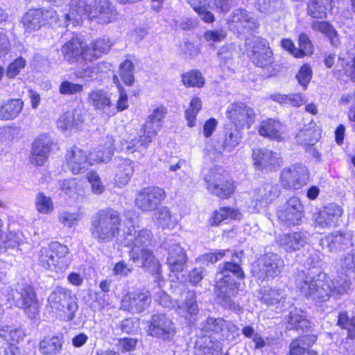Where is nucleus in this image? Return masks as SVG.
I'll return each mask as SVG.
<instances>
[{"instance_id": "nucleus-1", "label": "nucleus", "mask_w": 355, "mask_h": 355, "mask_svg": "<svg viewBox=\"0 0 355 355\" xmlns=\"http://www.w3.org/2000/svg\"><path fill=\"white\" fill-rule=\"evenodd\" d=\"M233 274L237 278L244 277V272L239 263L225 262L218 267V272L216 275V282L214 286V293L218 302L224 308L236 310L237 305L233 301V297L238 291L237 284L230 275Z\"/></svg>"}, {"instance_id": "nucleus-2", "label": "nucleus", "mask_w": 355, "mask_h": 355, "mask_svg": "<svg viewBox=\"0 0 355 355\" xmlns=\"http://www.w3.org/2000/svg\"><path fill=\"white\" fill-rule=\"evenodd\" d=\"M122 218L120 213L111 207L98 210L90 222V234L98 243H108L118 237Z\"/></svg>"}, {"instance_id": "nucleus-3", "label": "nucleus", "mask_w": 355, "mask_h": 355, "mask_svg": "<svg viewBox=\"0 0 355 355\" xmlns=\"http://www.w3.org/2000/svg\"><path fill=\"white\" fill-rule=\"evenodd\" d=\"M7 304L24 310L31 319H35L40 313L37 295L32 286L27 283H17L15 288L6 291Z\"/></svg>"}, {"instance_id": "nucleus-4", "label": "nucleus", "mask_w": 355, "mask_h": 355, "mask_svg": "<svg viewBox=\"0 0 355 355\" xmlns=\"http://www.w3.org/2000/svg\"><path fill=\"white\" fill-rule=\"evenodd\" d=\"M296 284L304 296L317 302L327 301L332 291L329 279L324 273L311 277L300 271L296 279Z\"/></svg>"}, {"instance_id": "nucleus-5", "label": "nucleus", "mask_w": 355, "mask_h": 355, "mask_svg": "<svg viewBox=\"0 0 355 355\" xmlns=\"http://www.w3.org/2000/svg\"><path fill=\"white\" fill-rule=\"evenodd\" d=\"M68 254L69 249L66 245L58 242L51 243L48 247L41 248L39 252V265L46 270L62 273L71 263Z\"/></svg>"}, {"instance_id": "nucleus-6", "label": "nucleus", "mask_w": 355, "mask_h": 355, "mask_svg": "<svg viewBox=\"0 0 355 355\" xmlns=\"http://www.w3.org/2000/svg\"><path fill=\"white\" fill-rule=\"evenodd\" d=\"M48 304L51 311L67 321L72 320L78 306L71 291L57 286L48 297Z\"/></svg>"}, {"instance_id": "nucleus-7", "label": "nucleus", "mask_w": 355, "mask_h": 355, "mask_svg": "<svg viewBox=\"0 0 355 355\" xmlns=\"http://www.w3.org/2000/svg\"><path fill=\"white\" fill-rule=\"evenodd\" d=\"M207 189L220 198H230L234 192L235 186L221 167L210 168L205 176Z\"/></svg>"}, {"instance_id": "nucleus-8", "label": "nucleus", "mask_w": 355, "mask_h": 355, "mask_svg": "<svg viewBox=\"0 0 355 355\" xmlns=\"http://www.w3.org/2000/svg\"><path fill=\"white\" fill-rule=\"evenodd\" d=\"M284 267V260L279 254L268 253L253 264L252 272L254 277L263 280L266 277L275 278L278 276Z\"/></svg>"}, {"instance_id": "nucleus-9", "label": "nucleus", "mask_w": 355, "mask_h": 355, "mask_svg": "<svg viewBox=\"0 0 355 355\" xmlns=\"http://www.w3.org/2000/svg\"><path fill=\"white\" fill-rule=\"evenodd\" d=\"M147 324V334L153 338L171 341L175 335V324L165 314H153Z\"/></svg>"}, {"instance_id": "nucleus-10", "label": "nucleus", "mask_w": 355, "mask_h": 355, "mask_svg": "<svg viewBox=\"0 0 355 355\" xmlns=\"http://www.w3.org/2000/svg\"><path fill=\"white\" fill-rule=\"evenodd\" d=\"M309 178L307 168L301 164H295L282 170L279 182L284 189H299L306 184Z\"/></svg>"}, {"instance_id": "nucleus-11", "label": "nucleus", "mask_w": 355, "mask_h": 355, "mask_svg": "<svg viewBox=\"0 0 355 355\" xmlns=\"http://www.w3.org/2000/svg\"><path fill=\"white\" fill-rule=\"evenodd\" d=\"M84 15L99 24H108L116 19L117 12L110 0H87Z\"/></svg>"}, {"instance_id": "nucleus-12", "label": "nucleus", "mask_w": 355, "mask_h": 355, "mask_svg": "<svg viewBox=\"0 0 355 355\" xmlns=\"http://www.w3.org/2000/svg\"><path fill=\"white\" fill-rule=\"evenodd\" d=\"M253 164L256 170L268 173L277 171L283 164L281 155L266 148L252 150Z\"/></svg>"}, {"instance_id": "nucleus-13", "label": "nucleus", "mask_w": 355, "mask_h": 355, "mask_svg": "<svg viewBox=\"0 0 355 355\" xmlns=\"http://www.w3.org/2000/svg\"><path fill=\"white\" fill-rule=\"evenodd\" d=\"M166 198L164 189L158 187H147L141 189L135 200L137 208L142 211L155 210Z\"/></svg>"}, {"instance_id": "nucleus-14", "label": "nucleus", "mask_w": 355, "mask_h": 355, "mask_svg": "<svg viewBox=\"0 0 355 355\" xmlns=\"http://www.w3.org/2000/svg\"><path fill=\"white\" fill-rule=\"evenodd\" d=\"M227 116L234 126L241 130L251 127L255 121L256 113L250 106L244 103L237 102L228 107Z\"/></svg>"}, {"instance_id": "nucleus-15", "label": "nucleus", "mask_w": 355, "mask_h": 355, "mask_svg": "<svg viewBox=\"0 0 355 355\" xmlns=\"http://www.w3.org/2000/svg\"><path fill=\"white\" fill-rule=\"evenodd\" d=\"M277 216L278 219L287 227L297 225L303 217V205L298 198L290 197L278 208Z\"/></svg>"}, {"instance_id": "nucleus-16", "label": "nucleus", "mask_w": 355, "mask_h": 355, "mask_svg": "<svg viewBox=\"0 0 355 355\" xmlns=\"http://www.w3.org/2000/svg\"><path fill=\"white\" fill-rule=\"evenodd\" d=\"M153 236L151 232L146 229H143L135 232L133 234L126 233L121 243L124 246L130 247L131 251L130 256L132 259H138V255L141 254V250L148 248L153 245Z\"/></svg>"}, {"instance_id": "nucleus-17", "label": "nucleus", "mask_w": 355, "mask_h": 355, "mask_svg": "<svg viewBox=\"0 0 355 355\" xmlns=\"http://www.w3.org/2000/svg\"><path fill=\"white\" fill-rule=\"evenodd\" d=\"M151 303V295L148 291L128 293L121 300V309L132 314L140 313L147 309Z\"/></svg>"}, {"instance_id": "nucleus-18", "label": "nucleus", "mask_w": 355, "mask_h": 355, "mask_svg": "<svg viewBox=\"0 0 355 355\" xmlns=\"http://www.w3.org/2000/svg\"><path fill=\"white\" fill-rule=\"evenodd\" d=\"M268 42L265 39L256 37L253 40L252 49L251 51L250 59L257 67L261 68H271L269 75L273 74L274 69L272 50L268 46Z\"/></svg>"}, {"instance_id": "nucleus-19", "label": "nucleus", "mask_w": 355, "mask_h": 355, "mask_svg": "<svg viewBox=\"0 0 355 355\" xmlns=\"http://www.w3.org/2000/svg\"><path fill=\"white\" fill-rule=\"evenodd\" d=\"M320 244L324 249L334 254L345 251L353 245L352 235L341 232L327 235L321 239Z\"/></svg>"}, {"instance_id": "nucleus-20", "label": "nucleus", "mask_w": 355, "mask_h": 355, "mask_svg": "<svg viewBox=\"0 0 355 355\" xmlns=\"http://www.w3.org/2000/svg\"><path fill=\"white\" fill-rule=\"evenodd\" d=\"M342 214L343 209L339 205L335 203L329 204L315 215V226L321 229L336 227L338 225Z\"/></svg>"}, {"instance_id": "nucleus-21", "label": "nucleus", "mask_w": 355, "mask_h": 355, "mask_svg": "<svg viewBox=\"0 0 355 355\" xmlns=\"http://www.w3.org/2000/svg\"><path fill=\"white\" fill-rule=\"evenodd\" d=\"M52 144L51 138L46 135L36 139L32 144L31 163L37 166H42L48 158Z\"/></svg>"}, {"instance_id": "nucleus-22", "label": "nucleus", "mask_w": 355, "mask_h": 355, "mask_svg": "<svg viewBox=\"0 0 355 355\" xmlns=\"http://www.w3.org/2000/svg\"><path fill=\"white\" fill-rule=\"evenodd\" d=\"M281 190L277 184L265 182L254 190L253 199L260 207L270 204L280 195Z\"/></svg>"}, {"instance_id": "nucleus-23", "label": "nucleus", "mask_w": 355, "mask_h": 355, "mask_svg": "<svg viewBox=\"0 0 355 355\" xmlns=\"http://www.w3.org/2000/svg\"><path fill=\"white\" fill-rule=\"evenodd\" d=\"M66 166L73 174L85 172L91 164L87 161L86 152L73 147L66 156Z\"/></svg>"}, {"instance_id": "nucleus-24", "label": "nucleus", "mask_w": 355, "mask_h": 355, "mask_svg": "<svg viewBox=\"0 0 355 355\" xmlns=\"http://www.w3.org/2000/svg\"><path fill=\"white\" fill-rule=\"evenodd\" d=\"M229 23L234 24L237 28L243 31L254 30L259 26L257 19L250 12L239 8L232 12L229 18Z\"/></svg>"}, {"instance_id": "nucleus-25", "label": "nucleus", "mask_w": 355, "mask_h": 355, "mask_svg": "<svg viewBox=\"0 0 355 355\" xmlns=\"http://www.w3.org/2000/svg\"><path fill=\"white\" fill-rule=\"evenodd\" d=\"M114 180L119 187L126 185L134 173L133 162L128 158L117 157L114 159Z\"/></svg>"}, {"instance_id": "nucleus-26", "label": "nucleus", "mask_w": 355, "mask_h": 355, "mask_svg": "<svg viewBox=\"0 0 355 355\" xmlns=\"http://www.w3.org/2000/svg\"><path fill=\"white\" fill-rule=\"evenodd\" d=\"M167 264L171 272H182L187 262L183 248L178 244H171L168 248Z\"/></svg>"}, {"instance_id": "nucleus-27", "label": "nucleus", "mask_w": 355, "mask_h": 355, "mask_svg": "<svg viewBox=\"0 0 355 355\" xmlns=\"http://www.w3.org/2000/svg\"><path fill=\"white\" fill-rule=\"evenodd\" d=\"M87 45L78 38H73L61 48L64 59L69 62H75L80 58L85 60Z\"/></svg>"}, {"instance_id": "nucleus-28", "label": "nucleus", "mask_w": 355, "mask_h": 355, "mask_svg": "<svg viewBox=\"0 0 355 355\" xmlns=\"http://www.w3.org/2000/svg\"><path fill=\"white\" fill-rule=\"evenodd\" d=\"M277 243L287 252L300 250L306 243V236L301 232L279 235Z\"/></svg>"}, {"instance_id": "nucleus-29", "label": "nucleus", "mask_w": 355, "mask_h": 355, "mask_svg": "<svg viewBox=\"0 0 355 355\" xmlns=\"http://www.w3.org/2000/svg\"><path fill=\"white\" fill-rule=\"evenodd\" d=\"M112 46L109 38L101 37L93 41L90 46L87 45L85 60L92 61L100 58L102 54L106 53Z\"/></svg>"}, {"instance_id": "nucleus-30", "label": "nucleus", "mask_w": 355, "mask_h": 355, "mask_svg": "<svg viewBox=\"0 0 355 355\" xmlns=\"http://www.w3.org/2000/svg\"><path fill=\"white\" fill-rule=\"evenodd\" d=\"M157 133V132L155 130L147 128L146 125H143L139 130V137L133 139L127 143L126 150L133 153L139 149V147L146 148L152 141L153 138L156 136Z\"/></svg>"}, {"instance_id": "nucleus-31", "label": "nucleus", "mask_w": 355, "mask_h": 355, "mask_svg": "<svg viewBox=\"0 0 355 355\" xmlns=\"http://www.w3.org/2000/svg\"><path fill=\"white\" fill-rule=\"evenodd\" d=\"M83 110L80 108H75L72 111L64 112L58 121V125L63 130L78 128L84 122Z\"/></svg>"}, {"instance_id": "nucleus-32", "label": "nucleus", "mask_w": 355, "mask_h": 355, "mask_svg": "<svg viewBox=\"0 0 355 355\" xmlns=\"http://www.w3.org/2000/svg\"><path fill=\"white\" fill-rule=\"evenodd\" d=\"M63 343L64 336L62 334L47 336L40 342L39 350L43 355H56L62 351Z\"/></svg>"}, {"instance_id": "nucleus-33", "label": "nucleus", "mask_w": 355, "mask_h": 355, "mask_svg": "<svg viewBox=\"0 0 355 355\" xmlns=\"http://www.w3.org/2000/svg\"><path fill=\"white\" fill-rule=\"evenodd\" d=\"M315 335L300 336L291 341L289 345V352L287 355H304L316 342Z\"/></svg>"}, {"instance_id": "nucleus-34", "label": "nucleus", "mask_w": 355, "mask_h": 355, "mask_svg": "<svg viewBox=\"0 0 355 355\" xmlns=\"http://www.w3.org/2000/svg\"><path fill=\"white\" fill-rule=\"evenodd\" d=\"M282 125L278 121L271 119L263 121L259 128V132L261 136L270 139L281 141Z\"/></svg>"}, {"instance_id": "nucleus-35", "label": "nucleus", "mask_w": 355, "mask_h": 355, "mask_svg": "<svg viewBox=\"0 0 355 355\" xmlns=\"http://www.w3.org/2000/svg\"><path fill=\"white\" fill-rule=\"evenodd\" d=\"M225 133L220 149L227 152H232L239 144L242 134L241 129L233 125H227L225 127Z\"/></svg>"}, {"instance_id": "nucleus-36", "label": "nucleus", "mask_w": 355, "mask_h": 355, "mask_svg": "<svg viewBox=\"0 0 355 355\" xmlns=\"http://www.w3.org/2000/svg\"><path fill=\"white\" fill-rule=\"evenodd\" d=\"M332 0H309L306 5L307 15L311 17L323 19L327 11L331 9Z\"/></svg>"}, {"instance_id": "nucleus-37", "label": "nucleus", "mask_w": 355, "mask_h": 355, "mask_svg": "<svg viewBox=\"0 0 355 355\" xmlns=\"http://www.w3.org/2000/svg\"><path fill=\"white\" fill-rule=\"evenodd\" d=\"M24 103L21 99H11L0 105V119L10 120L21 112Z\"/></svg>"}, {"instance_id": "nucleus-38", "label": "nucleus", "mask_w": 355, "mask_h": 355, "mask_svg": "<svg viewBox=\"0 0 355 355\" xmlns=\"http://www.w3.org/2000/svg\"><path fill=\"white\" fill-rule=\"evenodd\" d=\"M287 329L304 331L311 327L310 322L303 312L297 309L291 311L288 317Z\"/></svg>"}, {"instance_id": "nucleus-39", "label": "nucleus", "mask_w": 355, "mask_h": 355, "mask_svg": "<svg viewBox=\"0 0 355 355\" xmlns=\"http://www.w3.org/2000/svg\"><path fill=\"white\" fill-rule=\"evenodd\" d=\"M42 11L40 9H31L28 10L23 18V24L29 32L39 29L43 26L42 17Z\"/></svg>"}, {"instance_id": "nucleus-40", "label": "nucleus", "mask_w": 355, "mask_h": 355, "mask_svg": "<svg viewBox=\"0 0 355 355\" xmlns=\"http://www.w3.org/2000/svg\"><path fill=\"white\" fill-rule=\"evenodd\" d=\"M87 0H69L70 11L66 14V19L78 22L86 10Z\"/></svg>"}, {"instance_id": "nucleus-41", "label": "nucleus", "mask_w": 355, "mask_h": 355, "mask_svg": "<svg viewBox=\"0 0 355 355\" xmlns=\"http://www.w3.org/2000/svg\"><path fill=\"white\" fill-rule=\"evenodd\" d=\"M259 293L261 300L268 306L278 304L284 298L282 291L277 288L263 287Z\"/></svg>"}, {"instance_id": "nucleus-42", "label": "nucleus", "mask_w": 355, "mask_h": 355, "mask_svg": "<svg viewBox=\"0 0 355 355\" xmlns=\"http://www.w3.org/2000/svg\"><path fill=\"white\" fill-rule=\"evenodd\" d=\"M135 263H141V266L148 268L152 271H157L159 263L155 259L152 251L148 248L141 250V254L138 255V259H132Z\"/></svg>"}, {"instance_id": "nucleus-43", "label": "nucleus", "mask_w": 355, "mask_h": 355, "mask_svg": "<svg viewBox=\"0 0 355 355\" xmlns=\"http://www.w3.org/2000/svg\"><path fill=\"white\" fill-rule=\"evenodd\" d=\"M166 113V109L163 106H159L154 109L144 125H146L147 128H151L158 132L161 126L162 121L164 118Z\"/></svg>"}, {"instance_id": "nucleus-44", "label": "nucleus", "mask_w": 355, "mask_h": 355, "mask_svg": "<svg viewBox=\"0 0 355 355\" xmlns=\"http://www.w3.org/2000/svg\"><path fill=\"white\" fill-rule=\"evenodd\" d=\"M89 101L96 110H104L111 105L109 95L103 90L92 92L89 95Z\"/></svg>"}, {"instance_id": "nucleus-45", "label": "nucleus", "mask_w": 355, "mask_h": 355, "mask_svg": "<svg viewBox=\"0 0 355 355\" xmlns=\"http://www.w3.org/2000/svg\"><path fill=\"white\" fill-rule=\"evenodd\" d=\"M300 49L293 51V55L296 58H302L305 55H310L313 52V46L308 35L304 33H302L299 35Z\"/></svg>"}, {"instance_id": "nucleus-46", "label": "nucleus", "mask_w": 355, "mask_h": 355, "mask_svg": "<svg viewBox=\"0 0 355 355\" xmlns=\"http://www.w3.org/2000/svg\"><path fill=\"white\" fill-rule=\"evenodd\" d=\"M255 7L261 12L271 14L282 9V0H256Z\"/></svg>"}, {"instance_id": "nucleus-47", "label": "nucleus", "mask_w": 355, "mask_h": 355, "mask_svg": "<svg viewBox=\"0 0 355 355\" xmlns=\"http://www.w3.org/2000/svg\"><path fill=\"white\" fill-rule=\"evenodd\" d=\"M201 108V100L198 97L193 98L189 103V107L185 110V117L189 126L193 127L196 125V116Z\"/></svg>"}, {"instance_id": "nucleus-48", "label": "nucleus", "mask_w": 355, "mask_h": 355, "mask_svg": "<svg viewBox=\"0 0 355 355\" xmlns=\"http://www.w3.org/2000/svg\"><path fill=\"white\" fill-rule=\"evenodd\" d=\"M157 223L163 228H169L174 224L171 211L166 207H161L154 214Z\"/></svg>"}, {"instance_id": "nucleus-49", "label": "nucleus", "mask_w": 355, "mask_h": 355, "mask_svg": "<svg viewBox=\"0 0 355 355\" xmlns=\"http://www.w3.org/2000/svg\"><path fill=\"white\" fill-rule=\"evenodd\" d=\"M179 309H183L191 315H196L199 311L196 294L194 291H189L187 293L184 302L181 305L178 304Z\"/></svg>"}, {"instance_id": "nucleus-50", "label": "nucleus", "mask_w": 355, "mask_h": 355, "mask_svg": "<svg viewBox=\"0 0 355 355\" xmlns=\"http://www.w3.org/2000/svg\"><path fill=\"white\" fill-rule=\"evenodd\" d=\"M119 74L124 82L128 86L133 84L134 78V65L132 62L128 60H125L120 65Z\"/></svg>"}, {"instance_id": "nucleus-51", "label": "nucleus", "mask_w": 355, "mask_h": 355, "mask_svg": "<svg viewBox=\"0 0 355 355\" xmlns=\"http://www.w3.org/2000/svg\"><path fill=\"white\" fill-rule=\"evenodd\" d=\"M224 324L225 320L223 318H208L202 324V329L210 334L220 335Z\"/></svg>"}, {"instance_id": "nucleus-52", "label": "nucleus", "mask_w": 355, "mask_h": 355, "mask_svg": "<svg viewBox=\"0 0 355 355\" xmlns=\"http://www.w3.org/2000/svg\"><path fill=\"white\" fill-rule=\"evenodd\" d=\"M296 140L302 145H313L318 141V133L312 128H304L297 134Z\"/></svg>"}, {"instance_id": "nucleus-53", "label": "nucleus", "mask_w": 355, "mask_h": 355, "mask_svg": "<svg viewBox=\"0 0 355 355\" xmlns=\"http://www.w3.org/2000/svg\"><path fill=\"white\" fill-rule=\"evenodd\" d=\"M329 284L332 288V294L343 295L346 293L350 288V282L347 279V275L329 280Z\"/></svg>"}, {"instance_id": "nucleus-54", "label": "nucleus", "mask_w": 355, "mask_h": 355, "mask_svg": "<svg viewBox=\"0 0 355 355\" xmlns=\"http://www.w3.org/2000/svg\"><path fill=\"white\" fill-rule=\"evenodd\" d=\"M215 343L211 339L210 336H205L197 338L195 342L194 349L199 355L211 353L214 349Z\"/></svg>"}, {"instance_id": "nucleus-55", "label": "nucleus", "mask_w": 355, "mask_h": 355, "mask_svg": "<svg viewBox=\"0 0 355 355\" xmlns=\"http://www.w3.org/2000/svg\"><path fill=\"white\" fill-rule=\"evenodd\" d=\"M239 336L238 327L231 321L225 320L220 338L229 342L234 341Z\"/></svg>"}, {"instance_id": "nucleus-56", "label": "nucleus", "mask_w": 355, "mask_h": 355, "mask_svg": "<svg viewBox=\"0 0 355 355\" xmlns=\"http://www.w3.org/2000/svg\"><path fill=\"white\" fill-rule=\"evenodd\" d=\"M182 82L187 87H201L204 85V78L200 71H191L182 75Z\"/></svg>"}, {"instance_id": "nucleus-57", "label": "nucleus", "mask_w": 355, "mask_h": 355, "mask_svg": "<svg viewBox=\"0 0 355 355\" xmlns=\"http://www.w3.org/2000/svg\"><path fill=\"white\" fill-rule=\"evenodd\" d=\"M36 209L41 214H48L53 211V205L50 197L43 193H37L35 199Z\"/></svg>"}, {"instance_id": "nucleus-58", "label": "nucleus", "mask_w": 355, "mask_h": 355, "mask_svg": "<svg viewBox=\"0 0 355 355\" xmlns=\"http://www.w3.org/2000/svg\"><path fill=\"white\" fill-rule=\"evenodd\" d=\"M338 324L347 330V338L355 336V316L349 318L346 312L339 315Z\"/></svg>"}, {"instance_id": "nucleus-59", "label": "nucleus", "mask_w": 355, "mask_h": 355, "mask_svg": "<svg viewBox=\"0 0 355 355\" xmlns=\"http://www.w3.org/2000/svg\"><path fill=\"white\" fill-rule=\"evenodd\" d=\"M87 178L91 184L92 190L94 193L101 194L104 192L105 187L96 172H89L87 174Z\"/></svg>"}, {"instance_id": "nucleus-60", "label": "nucleus", "mask_w": 355, "mask_h": 355, "mask_svg": "<svg viewBox=\"0 0 355 355\" xmlns=\"http://www.w3.org/2000/svg\"><path fill=\"white\" fill-rule=\"evenodd\" d=\"M26 60L21 57L17 58L13 62H12L7 67L6 76L9 78H15L21 69L26 66Z\"/></svg>"}, {"instance_id": "nucleus-61", "label": "nucleus", "mask_w": 355, "mask_h": 355, "mask_svg": "<svg viewBox=\"0 0 355 355\" xmlns=\"http://www.w3.org/2000/svg\"><path fill=\"white\" fill-rule=\"evenodd\" d=\"M83 89V86L82 85L66 80L60 84L59 92L64 95H73L82 92Z\"/></svg>"}, {"instance_id": "nucleus-62", "label": "nucleus", "mask_w": 355, "mask_h": 355, "mask_svg": "<svg viewBox=\"0 0 355 355\" xmlns=\"http://www.w3.org/2000/svg\"><path fill=\"white\" fill-rule=\"evenodd\" d=\"M312 78V70L308 64H304L296 75V78L300 85L306 88L307 85Z\"/></svg>"}, {"instance_id": "nucleus-63", "label": "nucleus", "mask_w": 355, "mask_h": 355, "mask_svg": "<svg viewBox=\"0 0 355 355\" xmlns=\"http://www.w3.org/2000/svg\"><path fill=\"white\" fill-rule=\"evenodd\" d=\"M225 250H217L214 252H209L202 255L199 258V262H201L202 264H206L209 263H214L220 260L225 256Z\"/></svg>"}, {"instance_id": "nucleus-64", "label": "nucleus", "mask_w": 355, "mask_h": 355, "mask_svg": "<svg viewBox=\"0 0 355 355\" xmlns=\"http://www.w3.org/2000/svg\"><path fill=\"white\" fill-rule=\"evenodd\" d=\"M339 264L344 270H354L355 269V248L352 249L344 258L340 259Z\"/></svg>"}]
</instances>
